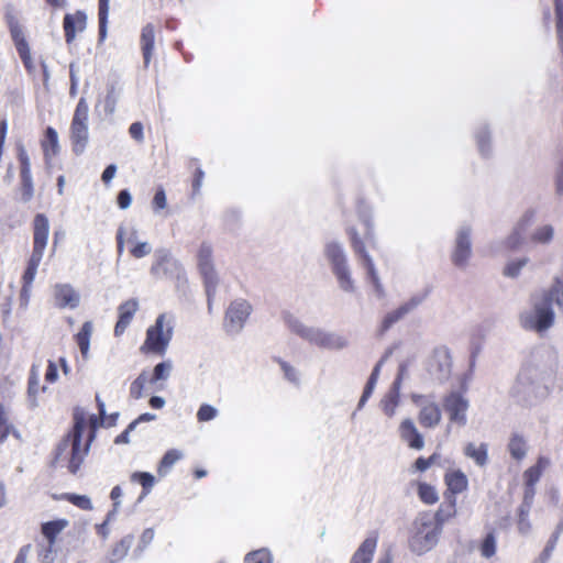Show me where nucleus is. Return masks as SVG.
<instances>
[{"instance_id": "nucleus-33", "label": "nucleus", "mask_w": 563, "mask_h": 563, "mask_svg": "<svg viewBox=\"0 0 563 563\" xmlns=\"http://www.w3.org/2000/svg\"><path fill=\"white\" fill-rule=\"evenodd\" d=\"M9 435L20 438V432L10 422L8 411L2 402H0V443H4Z\"/></svg>"}, {"instance_id": "nucleus-52", "label": "nucleus", "mask_w": 563, "mask_h": 563, "mask_svg": "<svg viewBox=\"0 0 563 563\" xmlns=\"http://www.w3.org/2000/svg\"><path fill=\"white\" fill-rule=\"evenodd\" d=\"M152 206L155 211L163 210L167 206L166 194L163 187H158L152 200Z\"/></svg>"}, {"instance_id": "nucleus-9", "label": "nucleus", "mask_w": 563, "mask_h": 563, "mask_svg": "<svg viewBox=\"0 0 563 563\" xmlns=\"http://www.w3.org/2000/svg\"><path fill=\"white\" fill-rule=\"evenodd\" d=\"M325 254L332 265L334 275L336 276L340 287L345 291H353V280L346 265V258L342 247L336 243L327 245Z\"/></svg>"}, {"instance_id": "nucleus-1", "label": "nucleus", "mask_w": 563, "mask_h": 563, "mask_svg": "<svg viewBox=\"0 0 563 563\" xmlns=\"http://www.w3.org/2000/svg\"><path fill=\"white\" fill-rule=\"evenodd\" d=\"M99 415L87 417L82 409L77 408L74 411V424L67 435L60 441L56 449L55 459L58 460L62 453L70 445V456L67 468L69 473L77 474L89 453L90 445L96 438L98 428L104 421V404L99 396L96 397Z\"/></svg>"}, {"instance_id": "nucleus-20", "label": "nucleus", "mask_w": 563, "mask_h": 563, "mask_svg": "<svg viewBox=\"0 0 563 563\" xmlns=\"http://www.w3.org/2000/svg\"><path fill=\"white\" fill-rule=\"evenodd\" d=\"M446 489L444 497L451 498L465 492L468 487L467 476L461 470H450L444 474Z\"/></svg>"}, {"instance_id": "nucleus-57", "label": "nucleus", "mask_w": 563, "mask_h": 563, "mask_svg": "<svg viewBox=\"0 0 563 563\" xmlns=\"http://www.w3.org/2000/svg\"><path fill=\"white\" fill-rule=\"evenodd\" d=\"M132 202V197H131V194L129 192L128 189H122L119 191L118 194V197H117V203L119 206L120 209H126L130 207Z\"/></svg>"}, {"instance_id": "nucleus-32", "label": "nucleus", "mask_w": 563, "mask_h": 563, "mask_svg": "<svg viewBox=\"0 0 563 563\" xmlns=\"http://www.w3.org/2000/svg\"><path fill=\"white\" fill-rule=\"evenodd\" d=\"M419 500L428 506L439 501V495L435 487L427 482L418 481L415 483Z\"/></svg>"}, {"instance_id": "nucleus-30", "label": "nucleus", "mask_w": 563, "mask_h": 563, "mask_svg": "<svg viewBox=\"0 0 563 563\" xmlns=\"http://www.w3.org/2000/svg\"><path fill=\"white\" fill-rule=\"evenodd\" d=\"M550 461L545 456H539L536 464L528 467L523 473L525 486H536Z\"/></svg>"}, {"instance_id": "nucleus-13", "label": "nucleus", "mask_w": 563, "mask_h": 563, "mask_svg": "<svg viewBox=\"0 0 563 563\" xmlns=\"http://www.w3.org/2000/svg\"><path fill=\"white\" fill-rule=\"evenodd\" d=\"M468 406V400L462 391H451L443 398V408L448 413L450 422L461 427L467 422L466 412Z\"/></svg>"}, {"instance_id": "nucleus-47", "label": "nucleus", "mask_w": 563, "mask_h": 563, "mask_svg": "<svg viewBox=\"0 0 563 563\" xmlns=\"http://www.w3.org/2000/svg\"><path fill=\"white\" fill-rule=\"evenodd\" d=\"M529 512L530 508L527 506H520L518 509V520L517 527L520 533L527 534L531 529V523L529 521Z\"/></svg>"}, {"instance_id": "nucleus-62", "label": "nucleus", "mask_w": 563, "mask_h": 563, "mask_svg": "<svg viewBox=\"0 0 563 563\" xmlns=\"http://www.w3.org/2000/svg\"><path fill=\"white\" fill-rule=\"evenodd\" d=\"M534 495H536L534 486H525L523 501H522L521 506H527L528 508H531Z\"/></svg>"}, {"instance_id": "nucleus-12", "label": "nucleus", "mask_w": 563, "mask_h": 563, "mask_svg": "<svg viewBox=\"0 0 563 563\" xmlns=\"http://www.w3.org/2000/svg\"><path fill=\"white\" fill-rule=\"evenodd\" d=\"M197 262L198 269L203 278L208 298L210 299L216 290L218 277L212 262V247L209 243L203 242L199 246Z\"/></svg>"}, {"instance_id": "nucleus-14", "label": "nucleus", "mask_w": 563, "mask_h": 563, "mask_svg": "<svg viewBox=\"0 0 563 563\" xmlns=\"http://www.w3.org/2000/svg\"><path fill=\"white\" fill-rule=\"evenodd\" d=\"M252 312V306L245 299H238L230 303L225 311L224 327L228 331H240Z\"/></svg>"}, {"instance_id": "nucleus-27", "label": "nucleus", "mask_w": 563, "mask_h": 563, "mask_svg": "<svg viewBox=\"0 0 563 563\" xmlns=\"http://www.w3.org/2000/svg\"><path fill=\"white\" fill-rule=\"evenodd\" d=\"M56 303L60 308L70 307L76 308L79 305V295L68 284L55 286Z\"/></svg>"}, {"instance_id": "nucleus-53", "label": "nucleus", "mask_w": 563, "mask_h": 563, "mask_svg": "<svg viewBox=\"0 0 563 563\" xmlns=\"http://www.w3.org/2000/svg\"><path fill=\"white\" fill-rule=\"evenodd\" d=\"M526 258L509 263L504 269V275L508 277L518 276L520 269L526 265Z\"/></svg>"}, {"instance_id": "nucleus-7", "label": "nucleus", "mask_w": 563, "mask_h": 563, "mask_svg": "<svg viewBox=\"0 0 563 563\" xmlns=\"http://www.w3.org/2000/svg\"><path fill=\"white\" fill-rule=\"evenodd\" d=\"M442 528L433 522L429 515H424L417 522V531L410 540L411 550L421 555L435 547Z\"/></svg>"}, {"instance_id": "nucleus-6", "label": "nucleus", "mask_w": 563, "mask_h": 563, "mask_svg": "<svg viewBox=\"0 0 563 563\" xmlns=\"http://www.w3.org/2000/svg\"><path fill=\"white\" fill-rule=\"evenodd\" d=\"M88 119L89 106L87 100L81 97L76 106L70 123L71 150L76 155L82 154L88 143Z\"/></svg>"}, {"instance_id": "nucleus-26", "label": "nucleus", "mask_w": 563, "mask_h": 563, "mask_svg": "<svg viewBox=\"0 0 563 563\" xmlns=\"http://www.w3.org/2000/svg\"><path fill=\"white\" fill-rule=\"evenodd\" d=\"M413 305L412 303H404L401 306H399L398 308L389 311L388 313H386V316L383 318L379 327H378V330H377V335L378 336H383L385 335V333L394 325L396 324L398 321H400L407 313H409V311L412 309Z\"/></svg>"}, {"instance_id": "nucleus-61", "label": "nucleus", "mask_w": 563, "mask_h": 563, "mask_svg": "<svg viewBox=\"0 0 563 563\" xmlns=\"http://www.w3.org/2000/svg\"><path fill=\"white\" fill-rule=\"evenodd\" d=\"M276 361L280 365V367H282L286 378L291 380V382H295L296 380V373H295L294 367L290 364H288L287 362L280 360V358H276Z\"/></svg>"}, {"instance_id": "nucleus-36", "label": "nucleus", "mask_w": 563, "mask_h": 563, "mask_svg": "<svg viewBox=\"0 0 563 563\" xmlns=\"http://www.w3.org/2000/svg\"><path fill=\"white\" fill-rule=\"evenodd\" d=\"M527 442L522 435L517 433L511 435L508 443V451L514 460L521 461L527 454Z\"/></svg>"}, {"instance_id": "nucleus-45", "label": "nucleus", "mask_w": 563, "mask_h": 563, "mask_svg": "<svg viewBox=\"0 0 563 563\" xmlns=\"http://www.w3.org/2000/svg\"><path fill=\"white\" fill-rule=\"evenodd\" d=\"M555 26L561 49L563 51V0H554Z\"/></svg>"}, {"instance_id": "nucleus-49", "label": "nucleus", "mask_w": 563, "mask_h": 563, "mask_svg": "<svg viewBox=\"0 0 563 563\" xmlns=\"http://www.w3.org/2000/svg\"><path fill=\"white\" fill-rule=\"evenodd\" d=\"M217 416V409L208 404H203L197 411V420L199 422H207L214 419Z\"/></svg>"}, {"instance_id": "nucleus-8", "label": "nucleus", "mask_w": 563, "mask_h": 563, "mask_svg": "<svg viewBox=\"0 0 563 563\" xmlns=\"http://www.w3.org/2000/svg\"><path fill=\"white\" fill-rule=\"evenodd\" d=\"M9 32L18 52V55L29 75H33L36 70L34 59L31 54V47L25 36L22 25L11 16L8 20Z\"/></svg>"}, {"instance_id": "nucleus-2", "label": "nucleus", "mask_w": 563, "mask_h": 563, "mask_svg": "<svg viewBox=\"0 0 563 563\" xmlns=\"http://www.w3.org/2000/svg\"><path fill=\"white\" fill-rule=\"evenodd\" d=\"M355 212L358 225L349 227L346 229V234L353 252L366 269L369 282L373 284L375 290L378 294H382L383 288L374 262L366 250V244L373 249L376 247V240L373 224V212L364 198H358L356 200Z\"/></svg>"}, {"instance_id": "nucleus-29", "label": "nucleus", "mask_w": 563, "mask_h": 563, "mask_svg": "<svg viewBox=\"0 0 563 563\" xmlns=\"http://www.w3.org/2000/svg\"><path fill=\"white\" fill-rule=\"evenodd\" d=\"M466 457L473 460L477 466H485L488 462V445L486 443L475 444L468 442L463 449Z\"/></svg>"}, {"instance_id": "nucleus-21", "label": "nucleus", "mask_w": 563, "mask_h": 563, "mask_svg": "<svg viewBox=\"0 0 563 563\" xmlns=\"http://www.w3.org/2000/svg\"><path fill=\"white\" fill-rule=\"evenodd\" d=\"M41 150L45 164L49 165L59 152V141L57 131L53 126H47L44 131L43 137L40 141Z\"/></svg>"}, {"instance_id": "nucleus-56", "label": "nucleus", "mask_w": 563, "mask_h": 563, "mask_svg": "<svg viewBox=\"0 0 563 563\" xmlns=\"http://www.w3.org/2000/svg\"><path fill=\"white\" fill-rule=\"evenodd\" d=\"M556 541H558V534H554L551 538V540H549V542L545 545L544 550L540 554V556H539L540 563H545L550 559V556H551V554H552V552H553V550H554V548L556 545Z\"/></svg>"}, {"instance_id": "nucleus-16", "label": "nucleus", "mask_w": 563, "mask_h": 563, "mask_svg": "<svg viewBox=\"0 0 563 563\" xmlns=\"http://www.w3.org/2000/svg\"><path fill=\"white\" fill-rule=\"evenodd\" d=\"M180 269L181 266L177 261L172 258L168 253L162 252L157 254L151 267V273L157 279H172L178 277Z\"/></svg>"}, {"instance_id": "nucleus-4", "label": "nucleus", "mask_w": 563, "mask_h": 563, "mask_svg": "<svg viewBox=\"0 0 563 563\" xmlns=\"http://www.w3.org/2000/svg\"><path fill=\"white\" fill-rule=\"evenodd\" d=\"M555 314L550 297L542 294L532 299V310L521 316V324L526 330L543 333L554 323Z\"/></svg>"}, {"instance_id": "nucleus-46", "label": "nucleus", "mask_w": 563, "mask_h": 563, "mask_svg": "<svg viewBox=\"0 0 563 563\" xmlns=\"http://www.w3.org/2000/svg\"><path fill=\"white\" fill-rule=\"evenodd\" d=\"M272 555L266 549H260L247 553L244 563H272Z\"/></svg>"}, {"instance_id": "nucleus-63", "label": "nucleus", "mask_w": 563, "mask_h": 563, "mask_svg": "<svg viewBox=\"0 0 563 563\" xmlns=\"http://www.w3.org/2000/svg\"><path fill=\"white\" fill-rule=\"evenodd\" d=\"M135 428V422H131L128 428L121 432L115 439H114V443L115 444H123V443H128L129 442V435H130V432Z\"/></svg>"}, {"instance_id": "nucleus-15", "label": "nucleus", "mask_w": 563, "mask_h": 563, "mask_svg": "<svg viewBox=\"0 0 563 563\" xmlns=\"http://www.w3.org/2000/svg\"><path fill=\"white\" fill-rule=\"evenodd\" d=\"M18 161L20 166L21 197L24 202H27L33 198L34 186L30 157L23 146H20L18 150Z\"/></svg>"}, {"instance_id": "nucleus-38", "label": "nucleus", "mask_w": 563, "mask_h": 563, "mask_svg": "<svg viewBox=\"0 0 563 563\" xmlns=\"http://www.w3.org/2000/svg\"><path fill=\"white\" fill-rule=\"evenodd\" d=\"M544 297H550V302H555L560 308L563 309V276L555 277L552 286L548 290H543Z\"/></svg>"}, {"instance_id": "nucleus-44", "label": "nucleus", "mask_w": 563, "mask_h": 563, "mask_svg": "<svg viewBox=\"0 0 563 563\" xmlns=\"http://www.w3.org/2000/svg\"><path fill=\"white\" fill-rule=\"evenodd\" d=\"M62 499L67 500L74 506L78 507L81 510H91L92 504L89 497L85 495H77L73 493H66L62 496Z\"/></svg>"}, {"instance_id": "nucleus-19", "label": "nucleus", "mask_w": 563, "mask_h": 563, "mask_svg": "<svg viewBox=\"0 0 563 563\" xmlns=\"http://www.w3.org/2000/svg\"><path fill=\"white\" fill-rule=\"evenodd\" d=\"M139 310V301L134 298L128 299L123 301L118 307V321L114 325V335L121 336L131 321L133 320L134 314Z\"/></svg>"}, {"instance_id": "nucleus-37", "label": "nucleus", "mask_w": 563, "mask_h": 563, "mask_svg": "<svg viewBox=\"0 0 563 563\" xmlns=\"http://www.w3.org/2000/svg\"><path fill=\"white\" fill-rule=\"evenodd\" d=\"M92 333V323L90 321H86L79 332L75 335L76 343L79 346V350L82 356H86L90 346V338Z\"/></svg>"}, {"instance_id": "nucleus-3", "label": "nucleus", "mask_w": 563, "mask_h": 563, "mask_svg": "<svg viewBox=\"0 0 563 563\" xmlns=\"http://www.w3.org/2000/svg\"><path fill=\"white\" fill-rule=\"evenodd\" d=\"M49 220L44 213H36L32 220V252L21 277L20 300L26 305L30 299L32 284L48 244Z\"/></svg>"}, {"instance_id": "nucleus-41", "label": "nucleus", "mask_w": 563, "mask_h": 563, "mask_svg": "<svg viewBox=\"0 0 563 563\" xmlns=\"http://www.w3.org/2000/svg\"><path fill=\"white\" fill-rule=\"evenodd\" d=\"M130 479L132 483H137L142 486V496H146L155 485V477L148 472H134L131 474Z\"/></svg>"}, {"instance_id": "nucleus-51", "label": "nucleus", "mask_w": 563, "mask_h": 563, "mask_svg": "<svg viewBox=\"0 0 563 563\" xmlns=\"http://www.w3.org/2000/svg\"><path fill=\"white\" fill-rule=\"evenodd\" d=\"M287 324L292 332L300 335L301 338H309L311 334V330L301 324L298 320L289 317L287 319Z\"/></svg>"}, {"instance_id": "nucleus-42", "label": "nucleus", "mask_w": 563, "mask_h": 563, "mask_svg": "<svg viewBox=\"0 0 563 563\" xmlns=\"http://www.w3.org/2000/svg\"><path fill=\"white\" fill-rule=\"evenodd\" d=\"M109 13V0H99L98 22H99V40L103 41L107 35V23Z\"/></svg>"}, {"instance_id": "nucleus-5", "label": "nucleus", "mask_w": 563, "mask_h": 563, "mask_svg": "<svg viewBox=\"0 0 563 563\" xmlns=\"http://www.w3.org/2000/svg\"><path fill=\"white\" fill-rule=\"evenodd\" d=\"M173 336V327L166 316L159 314L155 323L146 330V338L140 347L143 354L164 355Z\"/></svg>"}, {"instance_id": "nucleus-18", "label": "nucleus", "mask_w": 563, "mask_h": 563, "mask_svg": "<svg viewBox=\"0 0 563 563\" xmlns=\"http://www.w3.org/2000/svg\"><path fill=\"white\" fill-rule=\"evenodd\" d=\"M87 25V15L84 11L77 10L74 13L65 14L63 19V29L65 41L70 44L75 41L76 34L82 32Z\"/></svg>"}, {"instance_id": "nucleus-34", "label": "nucleus", "mask_w": 563, "mask_h": 563, "mask_svg": "<svg viewBox=\"0 0 563 563\" xmlns=\"http://www.w3.org/2000/svg\"><path fill=\"white\" fill-rule=\"evenodd\" d=\"M67 526V520L58 519L44 522L42 525L41 531L43 536L47 539L49 545L55 543L57 536L64 530Z\"/></svg>"}, {"instance_id": "nucleus-24", "label": "nucleus", "mask_w": 563, "mask_h": 563, "mask_svg": "<svg viewBox=\"0 0 563 563\" xmlns=\"http://www.w3.org/2000/svg\"><path fill=\"white\" fill-rule=\"evenodd\" d=\"M140 46L143 55L144 68L147 69L151 64L155 46V26L152 23H147L142 27Z\"/></svg>"}, {"instance_id": "nucleus-40", "label": "nucleus", "mask_w": 563, "mask_h": 563, "mask_svg": "<svg viewBox=\"0 0 563 563\" xmlns=\"http://www.w3.org/2000/svg\"><path fill=\"white\" fill-rule=\"evenodd\" d=\"M183 457V454L180 451L176 449L168 450L164 456L162 457L158 467L157 473L162 476L166 475L170 467L180 459Z\"/></svg>"}, {"instance_id": "nucleus-31", "label": "nucleus", "mask_w": 563, "mask_h": 563, "mask_svg": "<svg viewBox=\"0 0 563 563\" xmlns=\"http://www.w3.org/2000/svg\"><path fill=\"white\" fill-rule=\"evenodd\" d=\"M46 387L40 385V371L36 365H32L27 380V397L32 407L37 406V395L45 391Z\"/></svg>"}, {"instance_id": "nucleus-11", "label": "nucleus", "mask_w": 563, "mask_h": 563, "mask_svg": "<svg viewBox=\"0 0 563 563\" xmlns=\"http://www.w3.org/2000/svg\"><path fill=\"white\" fill-rule=\"evenodd\" d=\"M411 401L420 407L418 412V422L424 429H433L438 427L442 420V412L440 406L428 399L426 395L412 394Z\"/></svg>"}, {"instance_id": "nucleus-10", "label": "nucleus", "mask_w": 563, "mask_h": 563, "mask_svg": "<svg viewBox=\"0 0 563 563\" xmlns=\"http://www.w3.org/2000/svg\"><path fill=\"white\" fill-rule=\"evenodd\" d=\"M172 364L169 362L158 363L152 374L143 371L136 379L131 383L130 396L133 399H140L147 386H152L159 380H165L169 376Z\"/></svg>"}, {"instance_id": "nucleus-17", "label": "nucleus", "mask_w": 563, "mask_h": 563, "mask_svg": "<svg viewBox=\"0 0 563 563\" xmlns=\"http://www.w3.org/2000/svg\"><path fill=\"white\" fill-rule=\"evenodd\" d=\"M400 440L411 450L420 451L424 448V437L411 418L401 420L398 427Z\"/></svg>"}, {"instance_id": "nucleus-25", "label": "nucleus", "mask_w": 563, "mask_h": 563, "mask_svg": "<svg viewBox=\"0 0 563 563\" xmlns=\"http://www.w3.org/2000/svg\"><path fill=\"white\" fill-rule=\"evenodd\" d=\"M532 219L533 212L529 211L518 222L512 233L505 241V245L508 250L514 251L522 244L526 231L532 222Z\"/></svg>"}, {"instance_id": "nucleus-23", "label": "nucleus", "mask_w": 563, "mask_h": 563, "mask_svg": "<svg viewBox=\"0 0 563 563\" xmlns=\"http://www.w3.org/2000/svg\"><path fill=\"white\" fill-rule=\"evenodd\" d=\"M470 231L462 230L456 236L455 247L452 253V262L459 267L465 266L471 256Z\"/></svg>"}, {"instance_id": "nucleus-54", "label": "nucleus", "mask_w": 563, "mask_h": 563, "mask_svg": "<svg viewBox=\"0 0 563 563\" xmlns=\"http://www.w3.org/2000/svg\"><path fill=\"white\" fill-rule=\"evenodd\" d=\"M130 253L134 258H142L151 253V246L146 242H140L130 250Z\"/></svg>"}, {"instance_id": "nucleus-39", "label": "nucleus", "mask_w": 563, "mask_h": 563, "mask_svg": "<svg viewBox=\"0 0 563 563\" xmlns=\"http://www.w3.org/2000/svg\"><path fill=\"white\" fill-rule=\"evenodd\" d=\"M391 352L390 351H387L385 353V355L378 361V363L375 365V367L373 368V372L365 385V388L363 390V395H362V398H361V402L365 401L372 394L373 391V388L377 382V378H378V375H379V372H380V367L383 366V364L386 362L387 357L389 356Z\"/></svg>"}, {"instance_id": "nucleus-59", "label": "nucleus", "mask_w": 563, "mask_h": 563, "mask_svg": "<svg viewBox=\"0 0 563 563\" xmlns=\"http://www.w3.org/2000/svg\"><path fill=\"white\" fill-rule=\"evenodd\" d=\"M58 372L57 365L53 361H48L46 373H45V382L48 384H53L57 380Z\"/></svg>"}, {"instance_id": "nucleus-35", "label": "nucleus", "mask_w": 563, "mask_h": 563, "mask_svg": "<svg viewBox=\"0 0 563 563\" xmlns=\"http://www.w3.org/2000/svg\"><path fill=\"white\" fill-rule=\"evenodd\" d=\"M132 543H133V537L132 536L123 537L111 549V551L109 553V561L111 563H118L121 560H123L126 556V554H128Z\"/></svg>"}, {"instance_id": "nucleus-22", "label": "nucleus", "mask_w": 563, "mask_h": 563, "mask_svg": "<svg viewBox=\"0 0 563 563\" xmlns=\"http://www.w3.org/2000/svg\"><path fill=\"white\" fill-rule=\"evenodd\" d=\"M378 543V533L373 531L351 556L350 563H372Z\"/></svg>"}, {"instance_id": "nucleus-60", "label": "nucleus", "mask_w": 563, "mask_h": 563, "mask_svg": "<svg viewBox=\"0 0 563 563\" xmlns=\"http://www.w3.org/2000/svg\"><path fill=\"white\" fill-rule=\"evenodd\" d=\"M430 463H429V460L428 457H423V456H419L418 459H416V461L413 462V464L411 465V468L413 472H419V473H423L426 472L429 467H430Z\"/></svg>"}, {"instance_id": "nucleus-50", "label": "nucleus", "mask_w": 563, "mask_h": 563, "mask_svg": "<svg viewBox=\"0 0 563 563\" xmlns=\"http://www.w3.org/2000/svg\"><path fill=\"white\" fill-rule=\"evenodd\" d=\"M553 236V229L551 225H544L536 231L532 235V241L537 243H548Z\"/></svg>"}, {"instance_id": "nucleus-64", "label": "nucleus", "mask_w": 563, "mask_h": 563, "mask_svg": "<svg viewBox=\"0 0 563 563\" xmlns=\"http://www.w3.org/2000/svg\"><path fill=\"white\" fill-rule=\"evenodd\" d=\"M115 172H117L115 165L111 164V165L107 166L101 175L102 181L106 184L109 183L114 177Z\"/></svg>"}, {"instance_id": "nucleus-43", "label": "nucleus", "mask_w": 563, "mask_h": 563, "mask_svg": "<svg viewBox=\"0 0 563 563\" xmlns=\"http://www.w3.org/2000/svg\"><path fill=\"white\" fill-rule=\"evenodd\" d=\"M190 167L194 168V175L191 180L192 196H196L200 192L202 181L205 178V172L201 169L199 162L196 158H192L190 161Z\"/></svg>"}, {"instance_id": "nucleus-55", "label": "nucleus", "mask_w": 563, "mask_h": 563, "mask_svg": "<svg viewBox=\"0 0 563 563\" xmlns=\"http://www.w3.org/2000/svg\"><path fill=\"white\" fill-rule=\"evenodd\" d=\"M397 406H398V399H397V397H394V396L383 400V402H382L383 411L388 418L394 417Z\"/></svg>"}, {"instance_id": "nucleus-48", "label": "nucleus", "mask_w": 563, "mask_h": 563, "mask_svg": "<svg viewBox=\"0 0 563 563\" xmlns=\"http://www.w3.org/2000/svg\"><path fill=\"white\" fill-rule=\"evenodd\" d=\"M481 553L484 558H492L496 553V539L493 532H489L484 538L481 544Z\"/></svg>"}, {"instance_id": "nucleus-58", "label": "nucleus", "mask_w": 563, "mask_h": 563, "mask_svg": "<svg viewBox=\"0 0 563 563\" xmlns=\"http://www.w3.org/2000/svg\"><path fill=\"white\" fill-rule=\"evenodd\" d=\"M129 133L132 139L142 142L144 140L143 124L141 122H133L129 128Z\"/></svg>"}, {"instance_id": "nucleus-28", "label": "nucleus", "mask_w": 563, "mask_h": 563, "mask_svg": "<svg viewBox=\"0 0 563 563\" xmlns=\"http://www.w3.org/2000/svg\"><path fill=\"white\" fill-rule=\"evenodd\" d=\"M456 497H444V501L439 506V508L434 512L433 522L438 525L440 528H442L443 525L449 520L453 519L456 516Z\"/></svg>"}]
</instances>
